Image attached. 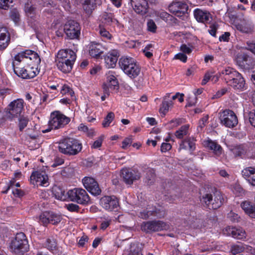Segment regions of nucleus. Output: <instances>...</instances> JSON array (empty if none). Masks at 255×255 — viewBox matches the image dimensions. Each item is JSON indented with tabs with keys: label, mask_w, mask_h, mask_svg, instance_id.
Here are the masks:
<instances>
[{
	"label": "nucleus",
	"mask_w": 255,
	"mask_h": 255,
	"mask_svg": "<svg viewBox=\"0 0 255 255\" xmlns=\"http://www.w3.org/2000/svg\"><path fill=\"white\" fill-rule=\"evenodd\" d=\"M226 83L235 90L242 91L245 86V80L242 75L234 69L228 67L222 71Z\"/></svg>",
	"instance_id": "1"
},
{
	"label": "nucleus",
	"mask_w": 255,
	"mask_h": 255,
	"mask_svg": "<svg viewBox=\"0 0 255 255\" xmlns=\"http://www.w3.org/2000/svg\"><path fill=\"white\" fill-rule=\"evenodd\" d=\"M119 64L124 72L131 79H134L140 74V67L132 57H122L119 59Z\"/></svg>",
	"instance_id": "2"
},
{
	"label": "nucleus",
	"mask_w": 255,
	"mask_h": 255,
	"mask_svg": "<svg viewBox=\"0 0 255 255\" xmlns=\"http://www.w3.org/2000/svg\"><path fill=\"white\" fill-rule=\"evenodd\" d=\"M9 249L16 255H23L28 252L29 245L25 235L22 232L17 233L10 242Z\"/></svg>",
	"instance_id": "3"
},
{
	"label": "nucleus",
	"mask_w": 255,
	"mask_h": 255,
	"mask_svg": "<svg viewBox=\"0 0 255 255\" xmlns=\"http://www.w3.org/2000/svg\"><path fill=\"white\" fill-rule=\"evenodd\" d=\"M59 151L66 155H75L82 149V144L80 141L73 138H66L59 142Z\"/></svg>",
	"instance_id": "4"
},
{
	"label": "nucleus",
	"mask_w": 255,
	"mask_h": 255,
	"mask_svg": "<svg viewBox=\"0 0 255 255\" xmlns=\"http://www.w3.org/2000/svg\"><path fill=\"white\" fill-rule=\"evenodd\" d=\"M52 194L58 200H70L80 204H85L90 200L87 192H52Z\"/></svg>",
	"instance_id": "5"
},
{
	"label": "nucleus",
	"mask_w": 255,
	"mask_h": 255,
	"mask_svg": "<svg viewBox=\"0 0 255 255\" xmlns=\"http://www.w3.org/2000/svg\"><path fill=\"white\" fill-rule=\"evenodd\" d=\"M167 215V212L165 208L157 204L155 206L147 205L145 209L138 213V217L146 220L150 217H156L158 219L164 218Z\"/></svg>",
	"instance_id": "6"
},
{
	"label": "nucleus",
	"mask_w": 255,
	"mask_h": 255,
	"mask_svg": "<svg viewBox=\"0 0 255 255\" xmlns=\"http://www.w3.org/2000/svg\"><path fill=\"white\" fill-rule=\"evenodd\" d=\"M169 226L166 223L160 220H152L143 222L141 225V230L146 233L150 234L153 232L167 230Z\"/></svg>",
	"instance_id": "7"
},
{
	"label": "nucleus",
	"mask_w": 255,
	"mask_h": 255,
	"mask_svg": "<svg viewBox=\"0 0 255 255\" xmlns=\"http://www.w3.org/2000/svg\"><path fill=\"white\" fill-rule=\"evenodd\" d=\"M70 121L69 118L62 114L59 111H55L51 114L49 124L52 128L58 129L63 128Z\"/></svg>",
	"instance_id": "8"
},
{
	"label": "nucleus",
	"mask_w": 255,
	"mask_h": 255,
	"mask_svg": "<svg viewBox=\"0 0 255 255\" xmlns=\"http://www.w3.org/2000/svg\"><path fill=\"white\" fill-rule=\"evenodd\" d=\"M64 30L66 36L69 39H77L80 35V25L75 20H69L64 26Z\"/></svg>",
	"instance_id": "9"
},
{
	"label": "nucleus",
	"mask_w": 255,
	"mask_h": 255,
	"mask_svg": "<svg viewBox=\"0 0 255 255\" xmlns=\"http://www.w3.org/2000/svg\"><path fill=\"white\" fill-rule=\"evenodd\" d=\"M24 109V101L17 99L9 103L7 107V117L12 119L20 116Z\"/></svg>",
	"instance_id": "10"
},
{
	"label": "nucleus",
	"mask_w": 255,
	"mask_h": 255,
	"mask_svg": "<svg viewBox=\"0 0 255 255\" xmlns=\"http://www.w3.org/2000/svg\"><path fill=\"white\" fill-rule=\"evenodd\" d=\"M219 119L222 125L229 128H234L238 123V118L235 113L229 109L224 110Z\"/></svg>",
	"instance_id": "11"
},
{
	"label": "nucleus",
	"mask_w": 255,
	"mask_h": 255,
	"mask_svg": "<svg viewBox=\"0 0 255 255\" xmlns=\"http://www.w3.org/2000/svg\"><path fill=\"white\" fill-rule=\"evenodd\" d=\"M171 13L177 17H181L187 13L188 5L183 1H173L168 6Z\"/></svg>",
	"instance_id": "12"
},
{
	"label": "nucleus",
	"mask_w": 255,
	"mask_h": 255,
	"mask_svg": "<svg viewBox=\"0 0 255 255\" xmlns=\"http://www.w3.org/2000/svg\"><path fill=\"white\" fill-rule=\"evenodd\" d=\"M62 219L61 215L56 214L52 211H45L43 212L39 217L40 222L45 226L48 224L57 225Z\"/></svg>",
	"instance_id": "13"
},
{
	"label": "nucleus",
	"mask_w": 255,
	"mask_h": 255,
	"mask_svg": "<svg viewBox=\"0 0 255 255\" xmlns=\"http://www.w3.org/2000/svg\"><path fill=\"white\" fill-rule=\"evenodd\" d=\"M30 182L35 185L47 187L49 185L48 177L44 171L38 170L32 173L30 177Z\"/></svg>",
	"instance_id": "14"
},
{
	"label": "nucleus",
	"mask_w": 255,
	"mask_h": 255,
	"mask_svg": "<svg viewBox=\"0 0 255 255\" xmlns=\"http://www.w3.org/2000/svg\"><path fill=\"white\" fill-rule=\"evenodd\" d=\"M39 72L38 67L28 64L26 68L16 70V75L22 79H31L35 77Z\"/></svg>",
	"instance_id": "15"
},
{
	"label": "nucleus",
	"mask_w": 255,
	"mask_h": 255,
	"mask_svg": "<svg viewBox=\"0 0 255 255\" xmlns=\"http://www.w3.org/2000/svg\"><path fill=\"white\" fill-rule=\"evenodd\" d=\"M100 204L106 210L112 211L118 208L119 202L115 196H104L100 199Z\"/></svg>",
	"instance_id": "16"
},
{
	"label": "nucleus",
	"mask_w": 255,
	"mask_h": 255,
	"mask_svg": "<svg viewBox=\"0 0 255 255\" xmlns=\"http://www.w3.org/2000/svg\"><path fill=\"white\" fill-rule=\"evenodd\" d=\"M121 174L124 181L128 185H131L134 181L138 180L141 177L138 171L131 169L123 168Z\"/></svg>",
	"instance_id": "17"
},
{
	"label": "nucleus",
	"mask_w": 255,
	"mask_h": 255,
	"mask_svg": "<svg viewBox=\"0 0 255 255\" xmlns=\"http://www.w3.org/2000/svg\"><path fill=\"white\" fill-rule=\"evenodd\" d=\"M237 64L245 70L253 68L255 65L253 58L246 53H243L238 55L236 59Z\"/></svg>",
	"instance_id": "18"
},
{
	"label": "nucleus",
	"mask_w": 255,
	"mask_h": 255,
	"mask_svg": "<svg viewBox=\"0 0 255 255\" xmlns=\"http://www.w3.org/2000/svg\"><path fill=\"white\" fill-rule=\"evenodd\" d=\"M196 139L193 136H187L183 139L179 144L178 150L182 149L188 150L191 154H192L196 149Z\"/></svg>",
	"instance_id": "19"
},
{
	"label": "nucleus",
	"mask_w": 255,
	"mask_h": 255,
	"mask_svg": "<svg viewBox=\"0 0 255 255\" xmlns=\"http://www.w3.org/2000/svg\"><path fill=\"white\" fill-rule=\"evenodd\" d=\"M130 3L137 13L144 15L148 12L149 6L146 0H130Z\"/></svg>",
	"instance_id": "20"
},
{
	"label": "nucleus",
	"mask_w": 255,
	"mask_h": 255,
	"mask_svg": "<svg viewBox=\"0 0 255 255\" xmlns=\"http://www.w3.org/2000/svg\"><path fill=\"white\" fill-rule=\"evenodd\" d=\"M104 47L100 43L91 42L89 45V53L93 58L97 59L102 57L104 53Z\"/></svg>",
	"instance_id": "21"
},
{
	"label": "nucleus",
	"mask_w": 255,
	"mask_h": 255,
	"mask_svg": "<svg viewBox=\"0 0 255 255\" xmlns=\"http://www.w3.org/2000/svg\"><path fill=\"white\" fill-rule=\"evenodd\" d=\"M120 54L118 50H110L105 56V65L107 68H114L116 66Z\"/></svg>",
	"instance_id": "22"
},
{
	"label": "nucleus",
	"mask_w": 255,
	"mask_h": 255,
	"mask_svg": "<svg viewBox=\"0 0 255 255\" xmlns=\"http://www.w3.org/2000/svg\"><path fill=\"white\" fill-rule=\"evenodd\" d=\"M194 16L197 21L205 24L212 20V15L209 12L199 8H196L194 10Z\"/></svg>",
	"instance_id": "23"
},
{
	"label": "nucleus",
	"mask_w": 255,
	"mask_h": 255,
	"mask_svg": "<svg viewBox=\"0 0 255 255\" xmlns=\"http://www.w3.org/2000/svg\"><path fill=\"white\" fill-rule=\"evenodd\" d=\"M22 52L23 55H25V62H28V60H29L31 62L30 63H28L29 64L39 67L41 62V59L36 52L27 49L22 51Z\"/></svg>",
	"instance_id": "24"
},
{
	"label": "nucleus",
	"mask_w": 255,
	"mask_h": 255,
	"mask_svg": "<svg viewBox=\"0 0 255 255\" xmlns=\"http://www.w3.org/2000/svg\"><path fill=\"white\" fill-rule=\"evenodd\" d=\"M82 182L87 191H101L98 182L93 177H85Z\"/></svg>",
	"instance_id": "25"
},
{
	"label": "nucleus",
	"mask_w": 255,
	"mask_h": 255,
	"mask_svg": "<svg viewBox=\"0 0 255 255\" xmlns=\"http://www.w3.org/2000/svg\"><path fill=\"white\" fill-rule=\"evenodd\" d=\"M204 145L209 149L212 150L216 157H220L224 153V150L222 146L217 142L210 139L204 141Z\"/></svg>",
	"instance_id": "26"
},
{
	"label": "nucleus",
	"mask_w": 255,
	"mask_h": 255,
	"mask_svg": "<svg viewBox=\"0 0 255 255\" xmlns=\"http://www.w3.org/2000/svg\"><path fill=\"white\" fill-rule=\"evenodd\" d=\"M57 56L73 65L76 59V53L73 50L68 49L59 50Z\"/></svg>",
	"instance_id": "27"
},
{
	"label": "nucleus",
	"mask_w": 255,
	"mask_h": 255,
	"mask_svg": "<svg viewBox=\"0 0 255 255\" xmlns=\"http://www.w3.org/2000/svg\"><path fill=\"white\" fill-rule=\"evenodd\" d=\"M10 35L5 27H0V49H4L8 45Z\"/></svg>",
	"instance_id": "28"
},
{
	"label": "nucleus",
	"mask_w": 255,
	"mask_h": 255,
	"mask_svg": "<svg viewBox=\"0 0 255 255\" xmlns=\"http://www.w3.org/2000/svg\"><path fill=\"white\" fill-rule=\"evenodd\" d=\"M55 62L56 63L58 69L65 73L70 72L73 65L71 63H68L65 59L63 60L62 58H60V57L57 56L55 59Z\"/></svg>",
	"instance_id": "29"
},
{
	"label": "nucleus",
	"mask_w": 255,
	"mask_h": 255,
	"mask_svg": "<svg viewBox=\"0 0 255 255\" xmlns=\"http://www.w3.org/2000/svg\"><path fill=\"white\" fill-rule=\"evenodd\" d=\"M225 231L227 232L226 234L228 235L231 236L232 237L237 239H241L245 237V231L240 229L229 227L226 229Z\"/></svg>",
	"instance_id": "30"
},
{
	"label": "nucleus",
	"mask_w": 255,
	"mask_h": 255,
	"mask_svg": "<svg viewBox=\"0 0 255 255\" xmlns=\"http://www.w3.org/2000/svg\"><path fill=\"white\" fill-rule=\"evenodd\" d=\"M97 0H85L83 3V7L85 12L91 14L97 7Z\"/></svg>",
	"instance_id": "31"
},
{
	"label": "nucleus",
	"mask_w": 255,
	"mask_h": 255,
	"mask_svg": "<svg viewBox=\"0 0 255 255\" xmlns=\"http://www.w3.org/2000/svg\"><path fill=\"white\" fill-rule=\"evenodd\" d=\"M25 55H23L22 51L18 53L14 57L13 61L12 63V69L14 71V73L16 74V70L21 69L18 65L21 62H25V59L24 58Z\"/></svg>",
	"instance_id": "32"
},
{
	"label": "nucleus",
	"mask_w": 255,
	"mask_h": 255,
	"mask_svg": "<svg viewBox=\"0 0 255 255\" xmlns=\"http://www.w3.org/2000/svg\"><path fill=\"white\" fill-rule=\"evenodd\" d=\"M235 156L240 157L242 158H247L246 144H242L235 147L232 149Z\"/></svg>",
	"instance_id": "33"
},
{
	"label": "nucleus",
	"mask_w": 255,
	"mask_h": 255,
	"mask_svg": "<svg viewBox=\"0 0 255 255\" xmlns=\"http://www.w3.org/2000/svg\"><path fill=\"white\" fill-rule=\"evenodd\" d=\"M155 171L151 168H148L145 176L144 178V181L147 185L152 184L155 181Z\"/></svg>",
	"instance_id": "34"
},
{
	"label": "nucleus",
	"mask_w": 255,
	"mask_h": 255,
	"mask_svg": "<svg viewBox=\"0 0 255 255\" xmlns=\"http://www.w3.org/2000/svg\"><path fill=\"white\" fill-rule=\"evenodd\" d=\"M189 128V125H185L181 126L178 130L175 131V136L178 139H182L184 136L188 134Z\"/></svg>",
	"instance_id": "35"
},
{
	"label": "nucleus",
	"mask_w": 255,
	"mask_h": 255,
	"mask_svg": "<svg viewBox=\"0 0 255 255\" xmlns=\"http://www.w3.org/2000/svg\"><path fill=\"white\" fill-rule=\"evenodd\" d=\"M102 19V22L107 25H111L115 21L118 22V20L114 17V15L112 13L105 12L103 15Z\"/></svg>",
	"instance_id": "36"
},
{
	"label": "nucleus",
	"mask_w": 255,
	"mask_h": 255,
	"mask_svg": "<svg viewBox=\"0 0 255 255\" xmlns=\"http://www.w3.org/2000/svg\"><path fill=\"white\" fill-rule=\"evenodd\" d=\"M217 194L215 195L214 202L212 203L213 208L217 209L221 206L224 202V199L221 194V192H216Z\"/></svg>",
	"instance_id": "37"
},
{
	"label": "nucleus",
	"mask_w": 255,
	"mask_h": 255,
	"mask_svg": "<svg viewBox=\"0 0 255 255\" xmlns=\"http://www.w3.org/2000/svg\"><path fill=\"white\" fill-rule=\"evenodd\" d=\"M247 158H255V143L250 142L246 144Z\"/></svg>",
	"instance_id": "38"
},
{
	"label": "nucleus",
	"mask_w": 255,
	"mask_h": 255,
	"mask_svg": "<svg viewBox=\"0 0 255 255\" xmlns=\"http://www.w3.org/2000/svg\"><path fill=\"white\" fill-rule=\"evenodd\" d=\"M99 33L104 40H110L112 38V35L103 25L100 24L99 26Z\"/></svg>",
	"instance_id": "39"
},
{
	"label": "nucleus",
	"mask_w": 255,
	"mask_h": 255,
	"mask_svg": "<svg viewBox=\"0 0 255 255\" xmlns=\"http://www.w3.org/2000/svg\"><path fill=\"white\" fill-rule=\"evenodd\" d=\"M19 187V183H16L15 180L13 179L9 181V183L7 185V188L5 191H8L9 190H11V191H22L20 189L18 188V187Z\"/></svg>",
	"instance_id": "40"
},
{
	"label": "nucleus",
	"mask_w": 255,
	"mask_h": 255,
	"mask_svg": "<svg viewBox=\"0 0 255 255\" xmlns=\"http://www.w3.org/2000/svg\"><path fill=\"white\" fill-rule=\"evenodd\" d=\"M43 245L48 250L52 251L56 249L57 243L54 239H47Z\"/></svg>",
	"instance_id": "41"
},
{
	"label": "nucleus",
	"mask_w": 255,
	"mask_h": 255,
	"mask_svg": "<svg viewBox=\"0 0 255 255\" xmlns=\"http://www.w3.org/2000/svg\"><path fill=\"white\" fill-rule=\"evenodd\" d=\"M166 97H165L164 98V100L162 101L159 109V112L163 115H165L167 113L169 110L170 105H171V103L172 102L171 101L170 102L165 101Z\"/></svg>",
	"instance_id": "42"
},
{
	"label": "nucleus",
	"mask_w": 255,
	"mask_h": 255,
	"mask_svg": "<svg viewBox=\"0 0 255 255\" xmlns=\"http://www.w3.org/2000/svg\"><path fill=\"white\" fill-rule=\"evenodd\" d=\"M141 249L136 244H131L130 245L129 253L128 255H140Z\"/></svg>",
	"instance_id": "43"
},
{
	"label": "nucleus",
	"mask_w": 255,
	"mask_h": 255,
	"mask_svg": "<svg viewBox=\"0 0 255 255\" xmlns=\"http://www.w3.org/2000/svg\"><path fill=\"white\" fill-rule=\"evenodd\" d=\"M115 118V114L113 112H110L107 115L102 123L104 127H108Z\"/></svg>",
	"instance_id": "44"
},
{
	"label": "nucleus",
	"mask_w": 255,
	"mask_h": 255,
	"mask_svg": "<svg viewBox=\"0 0 255 255\" xmlns=\"http://www.w3.org/2000/svg\"><path fill=\"white\" fill-rule=\"evenodd\" d=\"M9 16L15 23H17L19 21L20 15L18 11L15 8H13L10 11Z\"/></svg>",
	"instance_id": "45"
},
{
	"label": "nucleus",
	"mask_w": 255,
	"mask_h": 255,
	"mask_svg": "<svg viewBox=\"0 0 255 255\" xmlns=\"http://www.w3.org/2000/svg\"><path fill=\"white\" fill-rule=\"evenodd\" d=\"M254 173H255V168L251 167L244 169L242 171L243 176L248 179H249Z\"/></svg>",
	"instance_id": "46"
},
{
	"label": "nucleus",
	"mask_w": 255,
	"mask_h": 255,
	"mask_svg": "<svg viewBox=\"0 0 255 255\" xmlns=\"http://www.w3.org/2000/svg\"><path fill=\"white\" fill-rule=\"evenodd\" d=\"M28 119L25 117H20L19 119V128L20 131H22L23 129L27 126L28 123Z\"/></svg>",
	"instance_id": "47"
},
{
	"label": "nucleus",
	"mask_w": 255,
	"mask_h": 255,
	"mask_svg": "<svg viewBox=\"0 0 255 255\" xmlns=\"http://www.w3.org/2000/svg\"><path fill=\"white\" fill-rule=\"evenodd\" d=\"M60 92L62 95L68 94L71 97H73L74 95V91L67 85H64L62 87Z\"/></svg>",
	"instance_id": "48"
},
{
	"label": "nucleus",
	"mask_w": 255,
	"mask_h": 255,
	"mask_svg": "<svg viewBox=\"0 0 255 255\" xmlns=\"http://www.w3.org/2000/svg\"><path fill=\"white\" fill-rule=\"evenodd\" d=\"M159 17L166 22H167L168 20L172 21L173 20H177L176 18H175L173 16L165 11L160 12Z\"/></svg>",
	"instance_id": "49"
},
{
	"label": "nucleus",
	"mask_w": 255,
	"mask_h": 255,
	"mask_svg": "<svg viewBox=\"0 0 255 255\" xmlns=\"http://www.w3.org/2000/svg\"><path fill=\"white\" fill-rule=\"evenodd\" d=\"M244 247L241 245H235L232 247L231 252L235 255L237 254L243 252L244 251Z\"/></svg>",
	"instance_id": "50"
},
{
	"label": "nucleus",
	"mask_w": 255,
	"mask_h": 255,
	"mask_svg": "<svg viewBox=\"0 0 255 255\" xmlns=\"http://www.w3.org/2000/svg\"><path fill=\"white\" fill-rule=\"evenodd\" d=\"M147 30L153 33H155L156 31L157 26L152 19H149L147 22Z\"/></svg>",
	"instance_id": "51"
},
{
	"label": "nucleus",
	"mask_w": 255,
	"mask_h": 255,
	"mask_svg": "<svg viewBox=\"0 0 255 255\" xmlns=\"http://www.w3.org/2000/svg\"><path fill=\"white\" fill-rule=\"evenodd\" d=\"M65 208L70 212H78L80 209V207L78 205L73 203L66 204Z\"/></svg>",
	"instance_id": "52"
},
{
	"label": "nucleus",
	"mask_w": 255,
	"mask_h": 255,
	"mask_svg": "<svg viewBox=\"0 0 255 255\" xmlns=\"http://www.w3.org/2000/svg\"><path fill=\"white\" fill-rule=\"evenodd\" d=\"M213 74H214V72L211 71H208L205 73L201 83L202 85H205L209 80H211Z\"/></svg>",
	"instance_id": "53"
},
{
	"label": "nucleus",
	"mask_w": 255,
	"mask_h": 255,
	"mask_svg": "<svg viewBox=\"0 0 255 255\" xmlns=\"http://www.w3.org/2000/svg\"><path fill=\"white\" fill-rule=\"evenodd\" d=\"M201 201L204 202L207 205H208L213 201V196L210 194H206L205 195H203Z\"/></svg>",
	"instance_id": "54"
},
{
	"label": "nucleus",
	"mask_w": 255,
	"mask_h": 255,
	"mask_svg": "<svg viewBox=\"0 0 255 255\" xmlns=\"http://www.w3.org/2000/svg\"><path fill=\"white\" fill-rule=\"evenodd\" d=\"M218 28V24L215 23L211 24L210 29L208 30L209 33L214 37L216 36V31Z\"/></svg>",
	"instance_id": "55"
},
{
	"label": "nucleus",
	"mask_w": 255,
	"mask_h": 255,
	"mask_svg": "<svg viewBox=\"0 0 255 255\" xmlns=\"http://www.w3.org/2000/svg\"><path fill=\"white\" fill-rule=\"evenodd\" d=\"M253 204L251 203V202L248 201H244L241 203V206L243 210L246 213L247 212H249V210L251 208H253Z\"/></svg>",
	"instance_id": "56"
},
{
	"label": "nucleus",
	"mask_w": 255,
	"mask_h": 255,
	"mask_svg": "<svg viewBox=\"0 0 255 255\" xmlns=\"http://www.w3.org/2000/svg\"><path fill=\"white\" fill-rule=\"evenodd\" d=\"M13 0H0V8L7 9L9 6L8 3H11Z\"/></svg>",
	"instance_id": "57"
},
{
	"label": "nucleus",
	"mask_w": 255,
	"mask_h": 255,
	"mask_svg": "<svg viewBox=\"0 0 255 255\" xmlns=\"http://www.w3.org/2000/svg\"><path fill=\"white\" fill-rule=\"evenodd\" d=\"M103 140V136H100L92 145L93 148H98L101 146Z\"/></svg>",
	"instance_id": "58"
},
{
	"label": "nucleus",
	"mask_w": 255,
	"mask_h": 255,
	"mask_svg": "<svg viewBox=\"0 0 255 255\" xmlns=\"http://www.w3.org/2000/svg\"><path fill=\"white\" fill-rule=\"evenodd\" d=\"M172 148L171 145L169 143L163 142L161 145V151L162 152H165L169 151Z\"/></svg>",
	"instance_id": "59"
},
{
	"label": "nucleus",
	"mask_w": 255,
	"mask_h": 255,
	"mask_svg": "<svg viewBox=\"0 0 255 255\" xmlns=\"http://www.w3.org/2000/svg\"><path fill=\"white\" fill-rule=\"evenodd\" d=\"M174 58L179 59L183 62H186L187 59V57L184 53H179L175 55Z\"/></svg>",
	"instance_id": "60"
},
{
	"label": "nucleus",
	"mask_w": 255,
	"mask_h": 255,
	"mask_svg": "<svg viewBox=\"0 0 255 255\" xmlns=\"http://www.w3.org/2000/svg\"><path fill=\"white\" fill-rule=\"evenodd\" d=\"M64 160L63 158L60 157H56L54 161L53 164L52 165V167H56L58 166L61 165L63 164Z\"/></svg>",
	"instance_id": "61"
},
{
	"label": "nucleus",
	"mask_w": 255,
	"mask_h": 255,
	"mask_svg": "<svg viewBox=\"0 0 255 255\" xmlns=\"http://www.w3.org/2000/svg\"><path fill=\"white\" fill-rule=\"evenodd\" d=\"M108 85L109 87L113 90L118 89L119 87V82L117 79L113 80L112 82H110L108 83Z\"/></svg>",
	"instance_id": "62"
},
{
	"label": "nucleus",
	"mask_w": 255,
	"mask_h": 255,
	"mask_svg": "<svg viewBox=\"0 0 255 255\" xmlns=\"http://www.w3.org/2000/svg\"><path fill=\"white\" fill-rule=\"evenodd\" d=\"M180 50L182 51L183 53L190 54L192 52V49L188 47L186 44H182L180 46Z\"/></svg>",
	"instance_id": "63"
},
{
	"label": "nucleus",
	"mask_w": 255,
	"mask_h": 255,
	"mask_svg": "<svg viewBox=\"0 0 255 255\" xmlns=\"http://www.w3.org/2000/svg\"><path fill=\"white\" fill-rule=\"evenodd\" d=\"M250 122L251 124L255 128V110L250 114Z\"/></svg>",
	"instance_id": "64"
}]
</instances>
